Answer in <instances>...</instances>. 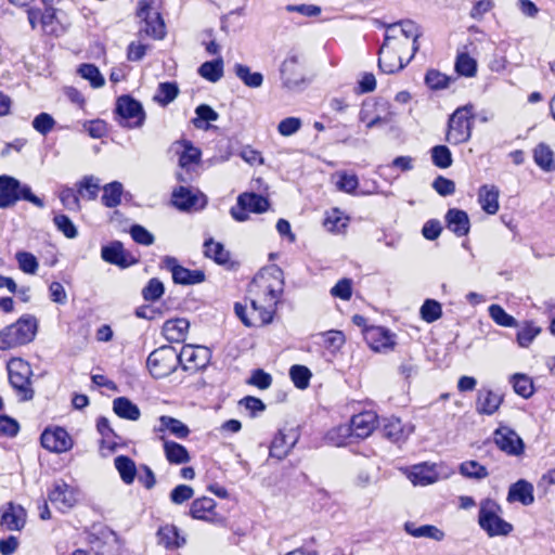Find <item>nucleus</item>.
<instances>
[{"label":"nucleus","mask_w":555,"mask_h":555,"mask_svg":"<svg viewBox=\"0 0 555 555\" xmlns=\"http://www.w3.org/2000/svg\"><path fill=\"white\" fill-rule=\"evenodd\" d=\"M55 120L48 113H40L33 120V127L42 135L48 134L54 127Z\"/></svg>","instance_id":"69168bd1"},{"label":"nucleus","mask_w":555,"mask_h":555,"mask_svg":"<svg viewBox=\"0 0 555 555\" xmlns=\"http://www.w3.org/2000/svg\"><path fill=\"white\" fill-rule=\"evenodd\" d=\"M79 75L89 80L93 88H100L104 85V78L99 68L93 64H82L78 68Z\"/></svg>","instance_id":"5fc2aeb1"},{"label":"nucleus","mask_w":555,"mask_h":555,"mask_svg":"<svg viewBox=\"0 0 555 555\" xmlns=\"http://www.w3.org/2000/svg\"><path fill=\"white\" fill-rule=\"evenodd\" d=\"M20 181L11 176H0V209L11 208L20 201Z\"/></svg>","instance_id":"aec40b11"},{"label":"nucleus","mask_w":555,"mask_h":555,"mask_svg":"<svg viewBox=\"0 0 555 555\" xmlns=\"http://www.w3.org/2000/svg\"><path fill=\"white\" fill-rule=\"evenodd\" d=\"M336 176L338 177V180L336 181V188L339 191L353 193L357 190L359 180L356 175H349L345 171H341L337 172Z\"/></svg>","instance_id":"e2e57ef3"},{"label":"nucleus","mask_w":555,"mask_h":555,"mask_svg":"<svg viewBox=\"0 0 555 555\" xmlns=\"http://www.w3.org/2000/svg\"><path fill=\"white\" fill-rule=\"evenodd\" d=\"M422 36L421 27L411 20L400 21L388 25L385 39L393 42L405 41L411 47V53L406 56V62H411L420 49L418 38Z\"/></svg>","instance_id":"423d86ee"},{"label":"nucleus","mask_w":555,"mask_h":555,"mask_svg":"<svg viewBox=\"0 0 555 555\" xmlns=\"http://www.w3.org/2000/svg\"><path fill=\"white\" fill-rule=\"evenodd\" d=\"M474 117V105L456 108L449 118L446 140L454 145L467 142L472 137Z\"/></svg>","instance_id":"20e7f679"},{"label":"nucleus","mask_w":555,"mask_h":555,"mask_svg":"<svg viewBox=\"0 0 555 555\" xmlns=\"http://www.w3.org/2000/svg\"><path fill=\"white\" fill-rule=\"evenodd\" d=\"M138 16L142 18V25L140 27V34H145L154 39H162L165 36V24L160 14L156 11H152L150 5L140 1Z\"/></svg>","instance_id":"9d476101"},{"label":"nucleus","mask_w":555,"mask_h":555,"mask_svg":"<svg viewBox=\"0 0 555 555\" xmlns=\"http://www.w3.org/2000/svg\"><path fill=\"white\" fill-rule=\"evenodd\" d=\"M451 78L436 69H429L425 76L426 85L434 90L444 89L449 86Z\"/></svg>","instance_id":"680f3d73"},{"label":"nucleus","mask_w":555,"mask_h":555,"mask_svg":"<svg viewBox=\"0 0 555 555\" xmlns=\"http://www.w3.org/2000/svg\"><path fill=\"white\" fill-rule=\"evenodd\" d=\"M237 205L241 206V210L261 214L269 208V201L256 193H243L237 197Z\"/></svg>","instance_id":"c756f323"},{"label":"nucleus","mask_w":555,"mask_h":555,"mask_svg":"<svg viewBox=\"0 0 555 555\" xmlns=\"http://www.w3.org/2000/svg\"><path fill=\"white\" fill-rule=\"evenodd\" d=\"M171 201L175 207L183 211L202 209L207 203L205 195L183 185L173 190Z\"/></svg>","instance_id":"dca6fc26"},{"label":"nucleus","mask_w":555,"mask_h":555,"mask_svg":"<svg viewBox=\"0 0 555 555\" xmlns=\"http://www.w3.org/2000/svg\"><path fill=\"white\" fill-rule=\"evenodd\" d=\"M431 160L438 168H449L452 165V154L446 145H436L431 149Z\"/></svg>","instance_id":"8fccbe9b"},{"label":"nucleus","mask_w":555,"mask_h":555,"mask_svg":"<svg viewBox=\"0 0 555 555\" xmlns=\"http://www.w3.org/2000/svg\"><path fill=\"white\" fill-rule=\"evenodd\" d=\"M198 74L210 82H217L223 76V61L221 57L203 63Z\"/></svg>","instance_id":"79ce46f5"},{"label":"nucleus","mask_w":555,"mask_h":555,"mask_svg":"<svg viewBox=\"0 0 555 555\" xmlns=\"http://www.w3.org/2000/svg\"><path fill=\"white\" fill-rule=\"evenodd\" d=\"M509 503L520 502L522 505H530L534 501L533 486L525 479H519L513 483L507 493Z\"/></svg>","instance_id":"b1692460"},{"label":"nucleus","mask_w":555,"mask_h":555,"mask_svg":"<svg viewBox=\"0 0 555 555\" xmlns=\"http://www.w3.org/2000/svg\"><path fill=\"white\" fill-rule=\"evenodd\" d=\"M8 373L11 386L22 401H29L34 398L35 391L31 387L33 370L28 362L14 358L8 362Z\"/></svg>","instance_id":"39448f33"},{"label":"nucleus","mask_w":555,"mask_h":555,"mask_svg":"<svg viewBox=\"0 0 555 555\" xmlns=\"http://www.w3.org/2000/svg\"><path fill=\"white\" fill-rule=\"evenodd\" d=\"M502 398L491 391H480L477 399V411L479 413L491 415L493 414L501 405Z\"/></svg>","instance_id":"e433bc0d"},{"label":"nucleus","mask_w":555,"mask_h":555,"mask_svg":"<svg viewBox=\"0 0 555 555\" xmlns=\"http://www.w3.org/2000/svg\"><path fill=\"white\" fill-rule=\"evenodd\" d=\"M158 544L167 550H177L185 545L186 538L172 524L160 526L156 533Z\"/></svg>","instance_id":"4be33fe9"},{"label":"nucleus","mask_w":555,"mask_h":555,"mask_svg":"<svg viewBox=\"0 0 555 555\" xmlns=\"http://www.w3.org/2000/svg\"><path fill=\"white\" fill-rule=\"evenodd\" d=\"M447 227L457 236H464L469 232L468 215L461 209L451 208L446 215Z\"/></svg>","instance_id":"a878e982"},{"label":"nucleus","mask_w":555,"mask_h":555,"mask_svg":"<svg viewBox=\"0 0 555 555\" xmlns=\"http://www.w3.org/2000/svg\"><path fill=\"white\" fill-rule=\"evenodd\" d=\"M478 201L487 214H496L499 210V189L494 185H482L479 189Z\"/></svg>","instance_id":"2f4dec72"},{"label":"nucleus","mask_w":555,"mask_h":555,"mask_svg":"<svg viewBox=\"0 0 555 555\" xmlns=\"http://www.w3.org/2000/svg\"><path fill=\"white\" fill-rule=\"evenodd\" d=\"M296 443V437L294 435L288 436L282 431L273 438L270 447V456L278 460H283L287 456L289 451Z\"/></svg>","instance_id":"c85d7f7f"},{"label":"nucleus","mask_w":555,"mask_h":555,"mask_svg":"<svg viewBox=\"0 0 555 555\" xmlns=\"http://www.w3.org/2000/svg\"><path fill=\"white\" fill-rule=\"evenodd\" d=\"M53 223L67 238H75L78 235L76 225L66 215H55Z\"/></svg>","instance_id":"052dcab7"},{"label":"nucleus","mask_w":555,"mask_h":555,"mask_svg":"<svg viewBox=\"0 0 555 555\" xmlns=\"http://www.w3.org/2000/svg\"><path fill=\"white\" fill-rule=\"evenodd\" d=\"M375 426L376 415L373 412H363L354 415L349 426L339 427V431L364 439L373 433Z\"/></svg>","instance_id":"f3484780"},{"label":"nucleus","mask_w":555,"mask_h":555,"mask_svg":"<svg viewBox=\"0 0 555 555\" xmlns=\"http://www.w3.org/2000/svg\"><path fill=\"white\" fill-rule=\"evenodd\" d=\"M146 365L153 377L164 378L177 370L178 352L172 346H162L149 354Z\"/></svg>","instance_id":"0eeeda50"},{"label":"nucleus","mask_w":555,"mask_h":555,"mask_svg":"<svg viewBox=\"0 0 555 555\" xmlns=\"http://www.w3.org/2000/svg\"><path fill=\"white\" fill-rule=\"evenodd\" d=\"M122 184L118 181L111 182L103 188L102 203L108 208H114L120 204L122 195Z\"/></svg>","instance_id":"37998d69"},{"label":"nucleus","mask_w":555,"mask_h":555,"mask_svg":"<svg viewBox=\"0 0 555 555\" xmlns=\"http://www.w3.org/2000/svg\"><path fill=\"white\" fill-rule=\"evenodd\" d=\"M37 327V319L34 315H22L15 323L0 331V350H9L33 341Z\"/></svg>","instance_id":"f03ea898"},{"label":"nucleus","mask_w":555,"mask_h":555,"mask_svg":"<svg viewBox=\"0 0 555 555\" xmlns=\"http://www.w3.org/2000/svg\"><path fill=\"white\" fill-rule=\"evenodd\" d=\"M48 499L57 509L65 512L78 502V491L64 480H56L48 493Z\"/></svg>","instance_id":"f8f14e48"},{"label":"nucleus","mask_w":555,"mask_h":555,"mask_svg":"<svg viewBox=\"0 0 555 555\" xmlns=\"http://www.w3.org/2000/svg\"><path fill=\"white\" fill-rule=\"evenodd\" d=\"M502 507L492 499H485L479 504L478 524L489 537L508 535L513 525L502 517Z\"/></svg>","instance_id":"7ed1b4c3"},{"label":"nucleus","mask_w":555,"mask_h":555,"mask_svg":"<svg viewBox=\"0 0 555 555\" xmlns=\"http://www.w3.org/2000/svg\"><path fill=\"white\" fill-rule=\"evenodd\" d=\"M113 410L120 418L128 421H138L141 416L139 406L126 397L114 399Z\"/></svg>","instance_id":"72a5a7b5"},{"label":"nucleus","mask_w":555,"mask_h":555,"mask_svg":"<svg viewBox=\"0 0 555 555\" xmlns=\"http://www.w3.org/2000/svg\"><path fill=\"white\" fill-rule=\"evenodd\" d=\"M130 235L135 243L144 246H150L154 243V235L140 224L131 227Z\"/></svg>","instance_id":"338daca9"},{"label":"nucleus","mask_w":555,"mask_h":555,"mask_svg":"<svg viewBox=\"0 0 555 555\" xmlns=\"http://www.w3.org/2000/svg\"><path fill=\"white\" fill-rule=\"evenodd\" d=\"M331 295L343 300H349L352 295V281L350 279H341L332 287Z\"/></svg>","instance_id":"774afa93"},{"label":"nucleus","mask_w":555,"mask_h":555,"mask_svg":"<svg viewBox=\"0 0 555 555\" xmlns=\"http://www.w3.org/2000/svg\"><path fill=\"white\" fill-rule=\"evenodd\" d=\"M26 524V511L21 505L9 503L2 509L0 525L10 531H20Z\"/></svg>","instance_id":"412c9836"},{"label":"nucleus","mask_w":555,"mask_h":555,"mask_svg":"<svg viewBox=\"0 0 555 555\" xmlns=\"http://www.w3.org/2000/svg\"><path fill=\"white\" fill-rule=\"evenodd\" d=\"M289 376L298 389H306L309 386L311 372L305 365L295 364L289 370Z\"/></svg>","instance_id":"09e8293b"},{"label":"nucleus","mask_w":555,"mask_h":555,"mask_svg":"<svg viewBox=\"0 0 555 555\" xmlns=\"http://www.w3.org/2000/svg\"><path fill=\"white\" fill-rule=\"evenodd\" d=\"M101 257L104 261L121 268L129 266L124 246L118 241H115L107 246H103L101 250Z\"/></svg>","instance_id":"7c9ffc66"},{"label":"nucleus","mask_w":555,"mask_h":555,"mask_svg":"<svg viewBox=\"0 0 555 555\" xmlns=\"http://www.w3.org/2000/svg\"><path fill=\"white\" fill-rule=\"evenodd\" d=\"M99 190V179L91 176L83 178V180L79 183L78 193L81 197L88 201H93L96 198Z\"/></svg>","instance_id":"6e6d98bb"},{"label":"nucleus","mask_w":555,"mask_h":555,"mask_svg":"<svg viewBox=\"0 0 555 555\" xmlns=\"http://www.w3.org/2000/svg\"><path fill=\"white\" fill-rule=\"evenodd\" d=\"M511 384L513 385L514 391L522 398H530L533 395V383L532 379L521 373H516L511 377Z\"/></svg>","instance_id":"a18cd8bd"},{"label":"nucleus","mask_w":555,"mask_h":555,"mask_svg":"<svg viewBox=\"0 0 555 555\" xmlns=\"http://www.w3.org/2000/svg\"><path fill=\"white\" fill-rule=\"evenodd\" d=\"M421 317L427 323H433L441 318V305L435 299H426L421 307Z\"/></svg>","instance_id":"de8ad7c7"},{"label":"nucleus","mask_w":555,"mask_h":555,"mask_svg":"<svg viewBox=\"0 0 555 555\" xmlns=\"http://www.w3.org/2000/svg\"><path fill=\"white\" fill-rule=\"evenodd\" d=\"M489 314L491 319L501 326L504 327H515L517 326V321L514 317L508 314L501 306L491 305L489 307Z\"/></svg>","instance_id":"864d4df0"},{"label":"nucleus","mask_w":555,"mask_h":555,"mask_svg":"<svg viewBox=\"0 0 555 555\" xmlns=\"http://www.w3.org/2000/svg\"><path fill=\"white\" fill-rule=\"evenodd\" d=\"M541 328L535 326L532 322H526L525 325L517 332L516 340L522 348H527L534 338L540 334Z\"/></svg>","instance_id":"3c124183"},{"label":"nucleus","mask_w":555,"mask_h":555,"mask_svg":"<svg viewBox=\"0 0 555 555\" xmlns=\"http://www.w3.org/2000/svg\"><path fill=\"white\" fill-rule=\"evenodd\" d=\"M455 70L465 77H473L477 72V63L467 53H461L456 57Z\"/></svg>","instance_id":"603ef678"},{"label":"nucleus","mask_w":555,"mask_h":555,"mask_svg":"<svg viewBox=\"0 0 555 555\" xmlns=\"http://www.w3.org/2000/svg\"><path fill=\"white\" fill-rule=\"evenodd\" d=\"M158 438L164 442L165 456L170 464L178 465L190 462V454L185 447L178 442L166 440L164 435H159Z\"/></svg>","instance_id":"cd10ccee"},{"label":"nucleus","mask_w":555,"mask_h":555,"mask_svg":"<svg viewBox=\"0 0 555 555\" xmlns=\"http://www.w3.org/2000/svg\"><path fill=\"white\" fill-rule=\"evenodd\" d=\"M196 118L193 119V125L197 129L205 128V121H215L218 119L219 115L216 111H214L209 105L202 104L195 109Z\"/></svg>","instance_id":"13d9d810"},{"label":"nucleus","mask_w":555,"mask_h":555,"mask_svg":"<svg viewBox=\"0 0 555 555\" xmlns=\"http://www.w3.org/2000/svg\"><path fill=\"white\" fill-rule=\"evenodd\" d=\"M234 73L243 83L249 88H259L262 86L263 76L261 73L251 72L247 65L235 64Z\"/></svg>","instance_id":"a19ab883"},{"label":"nucleus","mask_w":555,"mask_h":555,"mask_svg":"<svg viewBox=\"0 0 555 555\" xmlns=\"http://www.w3.org/2000/svg\"><path fill=\"white\" fill-rule=\"evenodd\" d=\"M384 435L391 441H399L403 438V426L399 418H389L384 424Z\"/></svg>","instance_id":"0e129e2a"},{"label":"nucleus","mask_w":555,"mask_h":555,"mask_svg":"<svg viewBox=\"0 0 555 555\" xmlns=\"http://www.w3.org/2000/svg\"><path fill=\"white\" fill-rule=\"evenodd\" d=\"M280 72L283 85L288 89H295L305 81L300 56L297 53L292 52L286 56Z\"/></svg>","instance_id":"2eb2a0df"},{"label":"nucleus","mask_w":555,"mask_h":555,"mask_svg":"<svg viewBox=\"0 0 555 555\" xmlns=\"http://www.w3.org/2000/svg\"><path fill=\"white\" fill-rule=\"evenodd\" d=\"M498 448L508 455L518 456L524 452L522 439L508 427H500L493 434Z\"/></svg>","instance_id":"a211bd4d"},{"label":"nucleus","mask_w":555,"mask_h":555,"mask_svg":"<svg viewBox=\"0 0 555 555\" xmlns=\"http://www.w3.org/2000/svg\"><path fill=\"white\" fill-rule=\"evenodd\" d=\"M18 268L27 274H35L38 270L39 263L37 258L28 251H18L15 255Z\"/></svg>","instance_id":"4d7b16f0"},{"label":"nucleus","mask_w":555,"mask_h":555,"mask_svg":"<svg viewBox=\"0 0 555 555\" xmlns=\"http://www.w3.org/2000/svg\"><path fill=\"white\" fill-rule=\"evenodd\" d=\"M276 284H268L264 286L263 296L250 300V311L247 307L236 302L234 311L236 317L248 327L261 326L272 322L275 313L276 305L283 293L282 271L276 270Z\"/></svg>","instance_id":"f257e3e1"},{"label":"nucleus","mask_w":555,"mask_h":555,"mask_svg":"<svg viewBox=\"0 0 555 555\" xmlns=\"http://www.w3.org/2000/svg\"><path fill=\"white\" fill-rule=\"evenodd\" d=\"M396 42L384 39V43L379 49L378 67L386 74H393L410 62H406L403 55L396 52Z\"/></svg>","instance_id":"ddd939ff"},{"label":"nucleus","mask_w":555,"mask_h":555,"mask_svg":"<svg viewBox=\"0 0 555 555\" xmlns=\"http://www.w3.org/2000/svg\"><path fill=\"white\" fill-rule=\"evenodd\" d=\"M216 502L211 498L203 496L192 502L190 515L194 519L210 521V515L215 514Z\"/></svg>","instance_id":"473e14b6"},{"label":"nucleus","mask_w":555,"mask_h":555,"mask_svg":"<svg viewBox=\"0 0 555 555\" xmlns=\"http://www.w3.org/2000/svg\"><path fill=\"white\" fill-rule=\"evenodd\" d=\"M169 431L172 436L179 439H184L190 435L189 427L180 420L168 415H162L159 417V426L154 428V433L158 436Z\"/></svg>","instance_id":"393cba45"},{"label":"nucleus","mask_w":555,"mask_h":555,"mask_svg":"<svg viewBox=\"0 0 555 555\" xmlns=\"http://www.w3.org/2000/svg\"><path fill=\"white\" fill-rule=\"evenodd\" d=\"M404 530L414 538H428L435 541H442L444 532L434 525H423L416 527L414 522L404 524Z\"/></svg>","instance_id":"c9c22d12"},{"label":"nucleus","mask_w":555,"mask_h":555,"mask_svg":"<svg viewBox=\"0 0 555 555\" xmlns=\"http://www.w3.org/2000/svg\"><path fill=\"white\" fill-rule=\"evenodd\" d=\"M165 292L164 284L156 278L151 279L142 289V296L146 301H156Z\"/></svg>","instance_id":"bf43d9fd"},{"label":"nucleus","mask_w":555,"mask_h":555,"mask_svg":"<svg viewBox=\"0 0 555 555\" xmlns=\"http://www.w3.org/2000/svg\"><path fill=\"white\" fill-rule=\"evenodd\" d=\"M114 465L126 485H131L137 476L135 463L126 455H118L114 460Z\"/></svg>","instance_id":"4c0bfd02"},{"label":"nucleus","mask_w":555,"mask_h":555,"mask_svg":"<svg viewBox=\"0 0 555 555\" xmlns=\"http://www.w3.org/2000/svg\"><path fill=\"white\" fill-rule=\"evenodd\" d=\"M183 151L179 156L180 171L177 172L176 177L179 182L189 183L193 181V171L201 162L199 149L192 145L189 141H183Z\"/></svg>","instance_id":"9b49d317"},{"label":"nucleus","mask_w":555,"mask_h":555,"mask_svg":"<svg viewBox=\"0 0 555 555\" xmlns=\"http://www.w3.org/2000/svg\"><path fill=\"white\" fill-rule=\"evenodd\" d=\"M204 255L207 258L212 259L218 264H225L230 260V253L221 243L215 242L212 238L205 241Z\"/></svg>","instance_id":"58836bf2"},{"label":"nucleus","mask_w":555,"mask_h":555,"mask_svg":"<svg viewBox=\"0 0 555 555\" xmlns=\"http://www.w3.org/2000/svg\"><path fill=\"white\" fill-rule=\"evenodd\" d=\"M164 267L172 274L176 284L194 285L205 280V274L201 270H190L180 266L175 257L166 256L163 260Z\"/></svg>","instance_id":"4468645a"},{"label":"nucleus","mask_w":555,"mask_h":555,"mask_svg":"<svg viewBox=\"0 0 555 555\" xmlns=\"http://www.w3.org/2000/svg\"><path fill=\"white\" fill-rule=\"evenodd\" d=\"M178 94L179 88L176 82H160L153 99L162 106H166L171 103Z\"/></svg>","instance_id":"c03bdc74"},{"label":"nucleus","mask_w":555,"mask_h":555,"mask_svg":"<svg viewBox=\"0 0 555 555\" xmlns=\"http://www.w3.org/2000/svg\"><path fill=\"white\" fill-rule=\"evenodd\" d=\"M459 470L464 477L477 480L485 479L489 475L486 466L474 460L463 462Z\"/></svg>","instance_id":"49530a36"},{"label":"nucleus","mask_w":555,"mask_h":555,"mask_svg":"<svg viewBox=\"0 0 555 555\" xmlns=\"http://www.w3.org/2000/svg\"><path fill=\"white\" fill-rule=\"evenodd\" d=\"M408 477L415 486L431 485L439 479L436 466L426 463L413 466Z\"/></svg>","instance_id":"bb28decb"},{"label":"nucleus","mask_w":555,"mask_h":555,"mask_svg":"<svg viewBox=\"0 0 555 555\" xmlns=\"http://www.w3.org/2000/svg\"><path fill=\"white\" fill-rule=\"evenodd\" d=\"M533 159L535 164L544 171L555 170V160L553 151L541 143L533 150Z\"/></svg>","instance_id":"ea45409f"},{"label":"nucleus","mask_w":555,"mask_h":555,"mask_svg":"<svg viewBox=\"0 0 555 555\" xmlns=\"http://www.w3.org/2000/svg\"><path fill=\"white\" fill-rule=\"evenodd\" d=\"M41 446L55 453H63L73 447V441L68 433L61 427L46 429L40 437Z\"/></svg>","instance_id":"6ab92c4d"},{"label":"nucleus","mask_w":555,"mask_h":555,"mask_svg":"<svg viewBox=\"0 0 555 555\" xmlns=\"http://www.w3.org/2000/svg\"><path fill=\"white\" fill-rule=\"evenodd\" d=\"M115 113L119 125L128 128H139L145 119L142 104L130 95L118 98Z\"/></svg>","instance_id":"6e6552de"},{"label":"nucleus","mask_w":555,"mask_h":555,"mask_svg":"<svg viewBox=\"0 0 555 555\" xmlns=\"http://www.w3.org/2000/svg\"><path fill=\"white\" fill-rule=\"evenodd\" d=\"M178 358L184 371L197 372L209 363L210 351L203 346L185 345L178 353Z\"/></svg>","instance_id":"1a4fd4ad"},{"label":"nucleus","mask_w":555,"mask_h":555,"mask_svg":"<svg viewBox=\"0 0 555 555\" xmlns=\"http://www.w3.org/2000/svg\"><path fill=\"white\" fill-rule=\"evenodd\" d=\"M393 337V334L380 326L373 327L366 333L369 344L375 351L391 350L396 344Z\"/></svg>","instance_id":"5701e85b"},{"label":"nucleus","mask_w":555,"mask_h":555,"mask_svg":"<svg viewBox=\"0 0 555 555\" xmlns=\"http://www.w3.org/2000/svg\"><path fill=\"white\" fill-rule=\"evenodd\" d=\"M190 323L186 319L168 320L164 323L163 332L167 340L181 341L189 330Z\"/></svg>","instance_id":"f704fd0d"}]
</instances>
